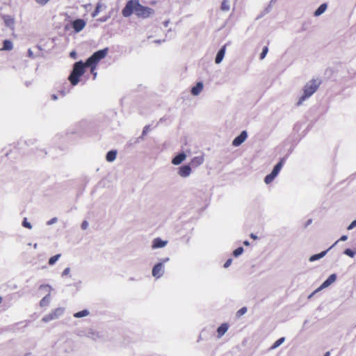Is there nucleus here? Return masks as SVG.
Segmentation results:
<instances>
[{"label":"nucleus","mask_w":356,"mask_h":356,"mask_svg":"<svg viewBox=\"0 0 356 356\" xmlns=\"http://www.w3.org/2000/svg\"><path fill=\"white\" fill-rule=\"evenodd\" d=\"M134 13L138 17L144 19L153 15L154 10L152 8L141 5L139 0H129L122 10V15L124 17H129Z\"/></svg>","instance_id":"1"},{"label":"nucleus","mask_w":356,"mask_h":356,"mask_svg":"<svg viewBox=\"0 0 356 356\" xmlns=\"http://www.w3.org/2000/svg\"><path fill=\"white\" fill-rule=\"evenodd\" d=\"M321 81L319 79H313L308 81L303 88V93L299 97L298 101L296 103V106H301L306 99L312 97L313 94H314L315 92L318 90Z\"/></svg>","instance_id":"2"},{"label":"nucleus","mask_w":356,"mask_h":356,"mask_svg":"<svg viewBox=\"0 0 356 356\" xmlns=\"http://www.w3.org/2000/svg\"><path fill=\"white\" fill-rule=\"evenodd\" d=\"M86 67V64L82 60L77 61L74 64L72 70L68 77V80L73 86L79 83L80 77L85 73Z\"/></svg>","instance_id":"3"},{"label":"nucleus","mask_w":356,"mask_h":356,"mask_svg":"<svg viewBox=\"0 0 356 356\" xmlns=\"http://www.w3.org/2000/svg\"><path fill=\"white\" fill-rule=\"evenodd\" d=\"M108 52V48L106 47L94 52L89 58H87L85 63L86 64V66L90 67L91 72H93L96 70L99 62L106 56Z\"/></svg>","instance_id":"4"},{"label":"nucleus","mask_w":356,"mask_h":356,"mask_svg":"<svg viewBox=\"0 0 356 356\" xmlns=\"http://www.w3.org/2000/svg\"><path fill=\"white\" fill-rule=\"evenodd\" d=\"M65 309L63 307H58L49 314L44 316L42 318V321L44 323H48L51 321L58 319L63 315Z\"/></svg>","instance_id":"5"},{"label":"nucleus","mask_w":356,"mask_h":356,"mask_svg":"<svg viewBox=\"0 0 356 356\" xmlns=\"http://www.w3.org/2000/svg\"><path fill=\"white\" fill-rule=\"evenodd\" d=\"M337 280V275L336 274L333 273V274H331L322 284L318 288L316 289L313 293H312L310 296H309V298L312 297L313 296V294H314L315 293L318 292V291H320L321 290L323 289H325L327 287H328L330 285H331L332 283H334Z\"/></svg>","instance_id":"6"},{"label":"nucleus","mask_w":356,"mask_h":356,"mask_svg":"<svg viewBox=\"0 0 356 356\" xmlns=\"http://www.w3.org/2000/svg\"><path fill=\"white\" fill-rule=\"evenodd\" d=\"M163 262L156 264L152 268V276L156 279L161 278L164 275Z\"/></svg>","instance_id":"7"},{"label":"nucleus","mask_w":356,"mask_h":356,"mask_svg":"<svg viewBox=\"0 0 356 356\" xmlns=\"http://www.w3.org/2000/svg\"><path fill=\"white\" fill-rule=\"evenodd\" d=\"M3 19L5 24V26L10 29L12 31H14L15 29V18L9 15H5L3 16Z\"/></svg>","instance_id":"8"},{"label":"nucleus","mask_w":356,"mask_h":356,"mask_svg":"<svg viewBox=\"0 0 356 356\" xmlns=\"http://www.w3.org/2000/svg\"><path fill=\"white\" fill-rule=\"evenodd\" d=\"M248 133L246 131H243L236 136L232 141V145L234 147L240 146L247 138Z\"/></svg>","instance_id":"9"},{"label":"nucleus","mask_w":356,"mask_h":356,"mask_svg":"<svg viewBox=\"0 0 356 356\" xmlns=\"http://www.w3.org/2000/svg\"><path fill=\"white\" fill-rule=\"evenodd\" d=\"M338 243V241H337L333 245H332L328 249H327L325 251H323L318 254H313L312 255L309 259V261L310 262H314L315 261H317L318 259H321V258L324 257L326 254L334 247Z\"/></svg>","instance_id":"10"},{"label":"nucleus","mask_w":356,"mask_h":356,"mask_svg":"<svg viewBox=\"0 0 356 356\" xmlns=\"http://www.w3.org/2000/svg\"><path fill=\"white\" fill-rule=\"evenodd\" d=\"M86 22L82 19H76L72 22V26L76 33L82 31L86 26Z\"/></svg>","instance_id":"11"},{"label":"nucleus","mask_w":356,"mask_h":356,"mask_svg":"<svg viewBox=\"0 0 356 356\" xmlns=\"http://www.w3.org/2000/svg\"><path fill=\"white\" fill-rule=\"evenodd\" d=\"M191 173V168L189 165H184L179 168L178 175L183 178L189 177Z\"/></svg>","instance_id":"12"},{"label":"nucleus","mask_w":356,"mask_h":356,"mask_svg":"<svg viewBox=\"0 0 356 356\" xmlns=\"http://www.w3.org/2000/svg\"><path fill=\"white\" fill-rule=\"evenodd\" d=\"M227 45V44H224L218 51L215 58V63L216 64H220L222 61L226 52Z\"/></svg>","instance_id":"13"},{"label":"nucleus","mask_w":356,"mask_h":356,"mask_svg":"<svg viewBox=\"0 0 356 356\" xmlns=\"http://www.w3.org/2000/svg\"><path fill=\"white\" fill-rule=\"evenodd\" d=\"M168 243L167 241H164L161 238L158 237L153 240L152 248V249L162 248H164Z\"/></svg>","instance_id":"14"},{"label":"nucleus","mask_w":356,"mask_h":356,"mask_svg":"<svg viewBox=\"0 0 356 356\" xmlns=\"http://www.w3.org/2000/svg\"><path fill=\"white\" fill-rule=\"evenodd\" d=\"M186 158V154L182 152L177 154L172 159V163L175 165H178L181 164Z\"/></svg>","instance_id":"15"},{"label":"nucleus","mask_w":356,"mask_h":356,"mask_svg":"<svg viewBox=\"0 0 356 356\" xmlns=\"http://www.w3.org/2000/svg\"><path fill=\"white\" fill-rule=\"evenodd\" d=\"M86 337L94 341H96L100 338L99 333L97 330H93L92 328L87 329V333H86Z\"/></svg>","instance_id":"16"},{"label":"nucleus","mask_w":356,"mask_h":356,"mask_svg":"<svg viewBox=\"0 0 356 356\" xmlns=\"http://www.w3.org/2000/svg\"><path fill=\"white\" fill-rule=\"evenodd\" d=\"M284 162H285V159L282 158L280 160V161L274 166V168L270 173L276 177L277 176V175L279 174L280 171L281 170Z\"/></svg>","instance_id":"17"},{"label":"nucleus","mask_w":356,"mask_h":356,"mask_svg":"<svg viewBox=\"0 0 356 356\" xmlns=\"http://www.w3.org/2000/svg\"><path fill=\"white\" fill-rule=\"evenodd\" d=\"M229 325L227 323H222L217 329V337L220 339L228 330Z\"/></svg>","instance_id":"18"},{"label":"nucleus","mask_w":356,"mask_h":356,"mask_svg":"<svg viewBox=\"0 0 356 356\" xmlns=\"http://www.w3.org/2000/svg\"><path fill=\"white\" fill-rule=\"evenodd\" d=\"M203 83L197 82V84L191 88V93L194 96L198 95L203 89Z\"/></svg>","instance_id":"19"},{"label":"nucleus","mask_w":356,"mask_h":356,"mask_svg":"<svg viewBox=\"0 0 356 356\" xmlns=\"http://www.w3.org/2000/svg\"><path fill=\"white\" fill-rule=\"evenodd\" d=\"M13 49V43L10 40H5L3 42V47L0 49L1 51H10Z\"/></svg>","instance_id":"20"},{"label":"nucleus","mask_w":356,"mask_h":356,"mask_svg":"<svg viewBox=\"0 0 356 356\" xmlns=\"http://www.w3.org/2000/svg\"><path fill=\"white\" fill-rule=\"evenodd\" d=\"M204 162V157L202 156H195L191 160V165L194 167H198Z\"/></svg>","instance_id":"21"},{"label":"nucleus","mask_w":356,"mask_h":356,"mask_svg":"<svg viewBox=\"0 0 356 356\" xmlns=\"http://www.w3.org/2000/svg\"><path fill=\"white\" fill-rule=\"evenodd\" d=\"M327 8V3H322L315 11H314V15L315 17H318L320 15H321L323 13H325V11L326 10Z\"/></svg>","instance_id":"22"},{"label":"nucleus","mask_w":356,"mask_h":356,"mask_svg":"<svg viewBox=\"0 0 356 356\" xmlns=\"http://www.w3.org/2000/svg\"><path fill=\"white\" fill-rule=\"evenodd\" d=\"M117 156V150H110L106 155V159L108 162H113L115 160Z\"/></svg>","instance_id":"23"},{"label":"nucleus","mask_w":356,"mask_h":356,"mask_svg":"<svg viewBox=\"0 0 356 356\" xmlns=\"http://www.w3.org/2000/svg\"><path fill=\"white\" fill-rule=\"evenodd\" d=\"M276 1L277 0H271L270 1L269 5L266 8H264V10L261 12V13L259 17H261L266 15V14L269 13L272 10L273 4L275 3L276 2Z\"/></svg>","instance_id":"24"},{"label":"nucleus","mask_w":356,"mask_h":356,"mask_svg":"<svg viewBox=\"0 0 356 356\" xmlns=\"http://www.w3.org/2000/svg\"><path fill=\"white\" fill-rule=\"evenodd\" d=\"M90 314V312L88 309H83L80 312H76L73 314V316L76 318H83Z\"/></svg>","instance_id":"25"},{"label":"nucleus","mask_w":356,"mask_h":356,"mask_svg":"<svg viewBox=\"0 0 356 356\" xmlns=\"http://www.w3.org/2000/svg\"><path fill=\"white\" fill-rule=\"evenodd\" d=\"M50 298H51L50 293H49L44 298H42L41 299V300L40 301V307H46V306H47L49 304Z\"/></svg>","instance_id":"26"},{"label":"nucleus","mask_w":356,"mask_h":356,"mask_svg":"<svg viewBox=\"0 0 356 356\" xmlns=\"http://www.w3.org/2000/svg\"><path fill=\"white\" fill-rule=\"evenodd\" d=\"M102 6H103V4L101 2H99L97 3L95 10L91 14L92 17H95L99 15Z\"/></svg>","instance_id":"27"},{"label":"nucleus","mask_w":356,"mask_h":356,"mask_svg":"<svg viewBox=\"0 0 356 356\" xmlns=\"http://www.w3.org/2000/svg\"><path fill=\"white\" fill-rule=\"evenodd\" d=\"M230 8L229 2L228 0H223L221 3V10L222 11H228Z\"/></svg>","instance_id":"28"},{"label":"nucleus","mask_w":356,"mask_h":356,"mask_svg":"<svg viewBox=\"0 0 356 356\" xmlns=\"http://www.w3.org/2000/svg\"><path fill=\"white\" fill-rule=\"evenodd\" d=\"M285 340V338L284 337H281L279 339H277L273 344V346H271V349H275L277 348H278L281 344H282L284 343Z\"/></svg>","instance_id":"29"},{"label":"nucleus","mask_w":356,"mask_h":356,"mask_svg":"<svg viewBox=\"0 0 356 356\" xmlns=\"http://www.w3.org/2000/svg\"><path fill=\"white\" fill-rule=\"evenodd\" d=\"M243 251H244V249L243 247H238L234 250L233 255L235 257H238L243 254Z\"/></svg>","instance_id":"30"},{"label":"nucleus","mask_w":356,"mask_h":356,"mask_svg":"<svg viewBox=\"0 0 356 356\" xmlns=\"http://www.w3.org/2000/svg\"><path fill=\"white\" fill-rule=\"evenodd\" d=\"M60 257V254H57L50 257V259H49V264L54 265L58 260V259Z\"/></svg>","instance_id":"31"},{"label":"nucleus","mask_w":356,"mask_h":356,"mask_svg":"<svg viewBox=\"0 0 356 356\" xmlns=\"http://www.w3.org/2000/svg\"><path fill=\"white\" fill-rule=\"evenodd\" d=\"M275 178V177L274 175H273L271 173H270L265 177L264 182L266 184H269L274 180Z\"/></svg>","instance_id":"32"},{"label":"nucleus","mask_w":356,"mask_h":356,"mask_svg":"<svg viewBox=\"0 0 356 356\" xmlns=\"http://www.w3.org/2000/svg\"><path fill=\"white\" fill-rule=\"evenodd\" d=\"M22 225L24 227L29 229H32V225L28 222L27 218H24Z\"/></svg>","instance_id":"33"},{"label":"nucleus","mask_w":356,"mask_h":356,"mask_svg":"<svg viewBox=\"0 0 356 356\" xmlns=\"http://www.w3.org/2000/svg\"><path fill=\"white\" fill-rule=\"evenodd\" d=\"M343 253L350 257H353L356 254V251L355 252L351 249L347 248L344 250Z\"/></svg>","instance_id":"34"},{"label":"nucleus","mask_w":356,"mask_h":356,"mask_svg":"<svg viewBox=\"0 0 356 356\" xmlns=\"http://www.w3.org/2000/svg\"><path fill=\"white\" fill-rule=\"evenodd\" d=\"M268 51V47H266V46L264 47L262 49L261 54H260V59H261V60L264 59L266 57Z\"/></svg>","instance_id":"35"},{"label":"nucleus","mask_w":356,"mask_h":356,"mask_svg":"<svg viewBox=\"0 0 356 356\" xmlns=\"http://www.w3.org/2000/svg\"><path fill=\"white\" fill-rule=\"evenodd\" d=\"M247 312V308L245 307H241L239 310H238L236 315L238 316H241Z\"/></svg>","instance_id":"36"},{"label":"nucleus","mask_w":356,"mask_h":356,"mask_svg":"<svg viewBox=\"0 0 356 356\" xmlns=\"http://www.w3.org/2000/svg\"><path fill=\"white\" fill-rule=\"evenodd\" d=\"M58 221V218L56 217L52 218L49 220L47 222V225H51L54 223H56Z\"/></svg>","instance_id":"37"},{"label":"nucleus","mask_w":356,"mask_h":356,"mask_svg":"<svg viewBox=\"0 0 356 356\" xmlns=\"http://www.w3.org/2000/svg\"><path fill=\"white\" fill-rule=\"evenodd\" d=\"M49 1L50 0H35V1L41 6L46 5Z\"/></svg>","instance_id":"38"},{"label":"nucleus","mask_w":356,"mask_h":356,"mask_svg":"<svg viewBox=\"0 0 356 356\" xmlns=\"http://www.w3.org/2000/svg\"><path fill=\"white\" fill-rule=\"evenodd\" d=\"M355 227H356V220H354L347 227L348 230L353 229Z\"/></svg>","instance_id":"39"},{"label":"nucleus","mask_w":356,"mask_h":356,"mask_svg":"<svg viewBox=\"0 0 356 356\" xmlns=\"http://www.w3.org/2000/svg\"><path fill=\"white\" fill-rule=\"evenodd\" d=\"M232 262V259H228L224 264V268H228L231 265Z\"/></svg>","instance_id":"40"},{"label":"nucleus","mask_w":356,"mask_h":356,"mask_svg":"<svg viewBox=\"0 0 356 356\" xmlns=\"http://www.w3.org/2000/svg\"><path fill=\"white\" fill-rule=\"evenodd\" d=\"M70 273V268L69 267H67L64 269V270L63 271V273H62V275L63 276H65V275H69Z\"/></svg>","instance_id":"41"},{"label":"nucleus","mask_w":356,"mask_h":356,"mask_svg":"<svg viewBox=\"0 0 356 356\" xmlns=\"http://www.w3.org/2000/svg\"><path fill=\"white\" fill-rule=\"evenodd\" d=\"M27 54H28V56L31 58H35V55L33 52V51L31 50V49H29L28 51H27Z\"/></svg>","instance_id":"42"},{"label":"nucleus","mask_w":356,"mask_h":356,"mask_svg":"<svg viewBox=\"0 0 356 356\" xmlns=\"http://www.w3.org/2000/svg\"><path fill=\"white\" fill-rule=\"evenodd\" d=\"M88 227V222L86 220H84L81 223V229H86Z\"/></svg>","instance_id":"43"},{"label":"nucleus","mask_w":356,"mask_h":356,"mask_svg":"<svg viewBox=\"0 0 356 356\" xmlns=\"http://www.w3.org/2000/svg\"><path fill=\"white\" fill-rule=\"evenodd\" d=\"M86 333H87V329L85 330H80L78 332V335L79 337H86Z\"/></svg>","instance_id":"44"},{"label":"nucleus","mask_w":356,"mask_h":356,"mask_svg":"<svg viewBox=\"0 0 356 356\" xmlns=\"http://www.w3.org/2000/svg\"><path fill=\"white\" fill-rule=\"evenodd\" d=\"M40 289H49V291H51V286L50 285H49V284H41L40 286Z\"/></svg>","instance_id":"45"},{"label":"nucleus","mask_w":356,"mask_h":356,"mask_svg":"<svg viewBox=\"0 0 356 356\" xmlns=\"http://www.w3.org/2000/svg\"><path fill=\"white\" fill-rule=\"evenodd\" d=\"M109 16L103 17L99 18L98 21H99L100 22H105L109 19Z\"/></svg>","instance_id":"46"},{"label":"nucleus","mask_w":356,"mask_h":356,"mask_svg":"<svg viewBox=\"0 0 356 356\" xmlns=\"http://www.w3.org/2000/svg\"><path fill=\"white\" fill-rule=\"evenodd\" d=\"M347 238H348V236H347L346 235H343V236H341V238H340L339 240H337V241H338V242H339V241H346V240H347Z\"/></svg>","instance_id":"47"},{"label":"nucleus","mask_w":356,"mask_h":356,"mask_svg":"<svg viewBox=\"0 0 356 356\" xmlns=\"http://www.w3.org/2000/svg\"><path fill=\"white\" fill-rule=\"evenodd\" d=\"M149 126H145L143 130V134L145 135L148 131Z\"/></svg>","instance_id":"48"},{"label":"nucleus","mask_w":356,"mask_h":356,"mask_svg":"<svg viewBox=\"0 0 356 356\" xmlns=\"http://www.w3.org/2000/svg\"><path fill=\"white\" fill-rule=\"evenodd\" d=\"M163 26H164L165 27H167V26H168V24H170V20H169V19L165 20V21H164V22H163Z\"/></svg>","instance_id":"49"},{"label":"nucleus","mask_w":356,"mask_h":356,"mask_svg":"<svg viewBox=\"0 0 356 356\" xmlns=\"http://www.w3.org/2000/svg\"><path fill=\"white\" fill-rule=\"evenodd\" d=\"M163 42H165V40H154V42L156 43V44H161Z\"/></svg>","instance_id":"50"},{"label":"nucleus","mask_w":356,"mask_h":356,"mask_svg":"<svg viewBox=\"0 0 356 356\" xmlns=\"http://www.w3.org/2000/svg\"><path fill=\"white\" fill-rule=\"evenodd\" d=\"M51 99H52L53 100H57V99H58V96H57L56 95H55V94H53V95H51Z\"/></svg>","instance_id":"51"},{"label":"nucleus","mask_w":356,"mask_h":356,"mask_svg":"<svg viewBox=\"0 0 356 356\" xmlns=\"http://www.w3.org/2000/svg\"><path fill=\"white\" fill-rule=\"evenodd\" d=\"M169 260H170L169 257H166V258L163 259L161 262H163V264H164L165 262L168 261Z\"/></svg>","instance_id":"52"},{"label":"nucleus","mask_w":356,"mask_h":356,"mask_svg":"<svg viewBox=\"0 0 356 356\" xmlns=\"http://www.w3.org/2000/svg\"><path fill=\"white\" fill-rule=\"evenodd\" d=\"M243 244L245 245V246H249L250 245V242L248 241H243Z\"/></svg>","instance_id":"53"},{"label":"nucleus","mask_w":356,"mask_h":356,"mask_svg":"<svg viewBox=\"0 0 356 356\" xmlns=\"http://www.w3.org/2000/svg\"><path fill=\"white\" fill-rule=\"evenodd\" d=\"M92 74H93V79H95L97 76V72H96V70L93 72H91Z\"/></svg>","instance_id":"54"},{"label":"nucleus","mask_w":356,"mask_h":356,"mask_svg":"<svg viewBox=\"0 0 356 356\" xmlns=\"http://www.w3.org/2000/svg\"><path fill=\"white\" fill-rule=\"evenodd\" d=\"M250 237L252 238H253V239H257V236L255 234H250Z\"/></svg>","instance_id":"55"},{"label":"nucleus","mask_w":356,"mask_h":356,"mask_svg":"<svg viewBox=\"0 0 356 356\" xmlns=\"http://www.w3.org/2000/svg\"><path fill=\"white\" fill-rule=\"evenodd\" d=\"M70 56H71L72 57L75 58V56H76V52H75V51H72V52L70 53Z\"/></svg>","instance_id":"56"},{"label":"nucleus","mask_w":356,"mask_h":356,"mask_svg":"<svg viewBox=\"0 0 356 356\" xmlns=\"http://www.w3.org/2000/svg\"><path fill=\"white\" fill-rule=\"evenodd\" d=\"M312 222V219H309L307 220V223H306V226H308L309 225H310Z\"/></svg>","instance_id":"57"},{"label":"nucleus","mask_w":356,"mask_h":356,"mask_svg":"<svg viewBox=\"0 0 356 356\" xmlns=\"http://www.w3.org/2000/svg\"><path fill=\"white\" fill-rule=\"evenodd\" d=\"M323 356H330V352H326Z\"/></svg>","instance_id":"58"},{"label":"nucleus","mask_w":356,"mask_h":356,"mask_svg":"<svg viewBox=\"0 0 356 356\" xmlns=\"http://www.w3.org/2000/svg\"><path fill=\"white\" fill-rule=\"evenodd\" d=\"M37 247H38V244H37V243H35V244L33 245V248H34L35 249H36V248H37Z\"/></svg>","instance_id":"59"}]
</instances>
